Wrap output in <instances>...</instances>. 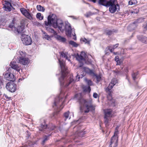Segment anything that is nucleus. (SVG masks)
I'll list each match as a JSON object with an SVG mask.
<instances>
[{
    "mask_svg": "<svg viewBox=\"0 0 147 147\" xmlns=\"http://www.w3.org/2000/svg\"><path fill=\"white\" fill-rule=\"evenodd\" d=\"M91 1L93 2L94 3H95L96 1V0H91Z\"/></svg>",
    "mask_w": 147,
    "mask_h": 147,
    "instance_id": "60",
    "label": "nucleus"
},
{
    "mask_svg": "<svg viewBox=\"0 0 147 147\" xmlns=\"http://www.w3.org/2000/svg\"><path fill=\"white\" fill-rule=\"evenodd\" d=\"M115 72L116 74L117 75H121L123 74V73L121 71H119L118 70L114 71Z\"/></svg>",
    "mask_w": 147,
    "mask_h": 147,
    "instance_id": "45",
    "label": "nucleus"
},
{
    "mask_svg": "<svg viewBox=\"0 0 147 147\" xmlns=\"http://www.w3.org/2000/svg\"><path fill=\"white\" fill-rule=\"evenodd\" d=\"M111 83H109L108 86L105 89V91L108 93L107 97L108 100H112V93L113 92L111 89L113 87V85H112Z\"/></svg>",
    "mask_w": 147,
    "mask_h": 147,
    "instance_id": "11",
    "label": "nucleus"
},
{
    "mask_svg": "<svg viewBox=\"0 0 147 147\" xmlns=\"http://www.w3.org/2000/svg\"><path fill=\"white\" fill-rule=\"evenodd\" d=\"M109 50L111 52H113V51L115 49V48L114 46H112L108 47Z\"/></svg>",
    "mask_w": 147,
    "mask_h": 147,
    "instance_id": "42",
    "label": "nucleus"
},
{
    "mask_svg": "<svg viewBox=\"0 0 147 147\" xmlns=\"http://www.w3.org/2000/svg\"><path fill=\"white\" fill-rule=\"evenodd\" d=\"M20 147H28L27 144H26V145H24V146H21Z\"/></svg>",
    "mask_w": 147,
    "mask_h": 147,
    "instance_id": "59",
    "label": "nucleus"
},
{
    "mask_svg": "<svg viewBox=\"0 0 147 147\" xmlns=\"http://www.w3.org/2000/svg\"><path fill=\"white\" fill-rule=\"evenodd\" d=\"M137 3L136 0H131L129 2V4L130 5H135Z\"/></svg>",
    "mask_w": 147,
    "mask_h": 147,
    "instance_id": "34",
    "label": "nucleus"
},
{
    "mask_svg": "<svg viewBox=\"0 0 147 147\" xmlns=\"http://www.w3.org/2000/svg\"><path fill=\"white\" fill-rule=\"evenodd\" d=\"M36 8L38 11L44 12L45 10L44 8L40 5H37L36 6Z\"/></svg>",
    "mask_w": 147,
    "mask_h": 147,
    "instance_id": "30",
    "label": "nucleus"
},
{
    "mask_svg": "<svg viewBox=\"0 0 147 147\" xmlns=\"http://www.w3.org/2000/svg\"><path fill=\"white\" fill-rule=\"evenodd\" d=\"M138 39L143 43H146L147 42V38L142 35H138L137 36Z\"/></svg>",
    "mask_w": 147,
    "mask_h": 147,
    "instance_id": "21",
    "label": "nucleus"
},
{
    "mask_svg": "<svg viewBox=\"0 0 147 147\" xmlns=\"http://www.w3.org/2000/svg\"><path fill=\"white\" fill-rule=\"evenodd\" d=\"M112 110L111 109H107L104 111L105 117H110L111 116Z\"/></svg>",
    "mask_w": 147,
    "mask_h": 147,
    "instance_id": "20",
    "label": "nucleus"
},
{
    "mask_svg": "<svg viewBox=\"0 0 147 147\" xmlns=\"http://www.w3.org/2000/svg\"><path fill=\"white\" fill-rule=\"evenodd\" d=\"M62 103L61 104V105H60V107H61V106H62V105H63V102H62Z\"/></svg>",
    "mask_w": 147,
    "mask_h": 147,
    "instance_id": "63",
    "label": "nucleus"
},
{
    "mask_svg": "<svg viewBox=\"0 0 147 147\" xmlns=\"http://www.w3.org/2000/svg\"><path fill=\"white\" fill-rule=\"evenodd\" d=\"M47 30L51 33H53L54 36L59 41H60L63 42H65L66 40V39L62 36L57 35V33L53 29L49 28L47 29Z\"/></svg>",
    "mask_w": 147,
    "mask_h": 147,
    "instance_id": "7",
    "label": "nucleus"
},
{
    "mask_svg": "<svg viewBox=\"0 0 147 147\" xmlns=\"http://www.w3.org/2000/svg\"><path fill=\"white\" fill-rule=\"evenodd\" d=\"M93 97L95 98H97L98 97V94L96 93H94L93 94Z\"/></svg>",
    "mask_w": 147,
    "mask_h": 147,
    "instance_id": "50",
    "label": "nucleus"
},
{
    "mask_svg": "<svg viewBox=\"0 0 147 147\" xmlns=\"http://www.w3.org/2000/svg\"><path fill=\"white\" fill-rule=\"evenodd\" d=\"M61 56L62 57L65 58L66 59L68 60V61H70L69 59H68V57L67 56V53L65 52L64 53L63 52H62L61 53H60Z\"/></svg>",
    "mask_w": 147,
    "mask_h": 147,
    "instance_id": "28",
    "label": "nucleus"
},
{
    "mask_svg": "<svg viewBox=\"0 0 147 147\" xmlns=\"http://www.w3.org/2000/svg\"><path fill=\"white\" fill-rule=\"evenodd\" d=\"M125 71L127 73L128 72V67H126V68L125 69Z\"/></svg>",
    "mask_w": 147,
    "mask_h": 147,
    "instance_id": "55",
    "label": "nucleus"
},
{
    "mask_svg": "<svg viewBox=\"0 0 147 147\" xmlns=\"http://www.w3.org/2000/svg\"><path fill=\"white\" fill-rule=\"evenodd\" d=\"M115 60L117 62V65H120L122 63V61L119 59L118 56H117L115 57Z\"/></svg>",
    "mask_w": 147,
    "mask_h": 147,
    "instance_id": "26",
    "label": "nucleus"
},
{
    "mask_svg": "<svg viewBox=\"0 0 147 147\" xmlns=\"http://www.w3.org/2000/svg\"><path fill=\"white\" fill-rule=\"evenodd\" d=\"M144 29L146 30H147V24H146V26H144Z\"/></svg>",
    "mask_w": 147,
    "mask_h": 147,
    "instance_id": "58",
    "label": "nucleus"
},
{
    "mask_svg": "<svg viewBox=\"0 0 147 147\" xmlns=\"http://www.w3.org/2000/svg\"><path fill=\"white\" fill-rule=\"evenodd\" d=\"M69 44L72 45L73 47H78V45L76 42L72 40H70L69 41Z\"/></svg>",
    "mask_w": 147,
    "mask_h": 147,
    "instance_id": "29",
    "label": "nucleus"
},
{
    "mask_svg": "<svg viewBox=\"0 0 147 147\" xmlns=\"http://www.w3.org/2000/svg\"><path fill=\"white\" fill-rule=\"evenodd\" d=\"M21 39L23 43L26 45H30L32 43L31 37L28 35H23L21 37Z\"/></svg>",
    "mask_w": 147,
    "mask_h": 147,
    "instance_id": "8",
    "label": "nucleus"
},
{
    "mask_svg": "<svg viewBox=\"0 0 147 147\" xmlns=\"http://www.w3.org/2000/svg\"><path fill=\"white\" fill-rule=\"evenodd\" d=\"M86 133V131L84 130L83 131H78L76 132V136L82 137L84 136Z\"/></svg>",
    "mask_w": 147,
    "mask_h": 147,
    "instance_id": "19",
    "label": "nucleus"
},
{
    "mask_svg": "<svg viewBox=\"0 0 147 147\" xmlns=\"http://www.w3.org/2000/svg\"><path fill=\"white\" fill-rule=\"evenodd\" d=\"M73 36H74V37L73 38V39L75 40H76V36L75 33L74 32V34H72Z\"/></svg>",
    "mask_w": 147,
    "mask_h": 147,
    "instance_id": "52",
    "label": "nucleus"
},
{
    "mask_svg": "<svg viewBox=\"0 0 147 147\" xmlns=\"http://www.w3.org/2000/svg\"><path fill=\"white\" fill-rule=\"evenodd\" d=\"M113 31L109 30H106L105 31V33L107 35L110 36L113 34Z\"/></svg>",
    "mask_w": 147,
    "mask_h": 147,
    "instance_id": "33",
    "label": "nucleus"
},
{
    "mask_svg": "<svg viewBox=\"0 0 147 147\" xmlns=\"http://www.w3.org/2000/svg\"><path fill=\"white\" fill-rule=\"evenodd\" d=\"M48 21H45V24L47 26L50 25L51 24L54 26L57 19L56 16L55 14L49 15L47 18Z\"/></svg>",
    "mask_w": 147,
    "mask_h": 147,
    "instance_id": "6",
    "label": "nucleus"
},
{
    "mask_svg": "<svg viewBox=\"0 0 147 147\" xmlns=\"http://www.w3.org/2000/svg\"><path fill=\"white\" fill-rule=\"evenodd\" d=\"M138 74V72L134 73L132 74V76L133 80L135 81L136 79V76Z\"/></svg>",
    "mask_w": 147,
    "mask_h": 147,
    "instance_id": "37",
    "label": "nucleus"
},
{
    "mask_svg": "<svg viewBox=\"0 0 147 147\" xmlns=\"http://www.w3.org/2000/svg\"><path fill=\"white\" fill-rule=\"evenodd\" d=\"M82 65H83V64H81V65H80V67H82Z\"/></svg>",
    "mask_w": 147,
    "mask_h": 147,
    "instance_id": "64",
    "label": "nucleus"
},
{
    "mask_svg": "<svg viewBox=\"0 0 147 147\" xmlns=\"http://www.w3.org/2000/svg\"><path fill=\"white\" fill-rule=\"evenodd\" d=\"M81 40L82 41L84 42L85 44H87L88 45H89L90 44V40L87 39L85 38L81 39Z\"/></svg>",
    "mask_w": 147,
    "mask_h": 147,
    "instance_id": "31",
    "label": "nucleus"
},
{
    "mask_svg": "<svg viewBox=\"0 0 147 147\" xmlns=\"http://www.w3.org/2000/svg\"><path fill=\"white\" fill-rule=\"evenodd\" d=\"M2 2L3 5L4 4V5H6L7 6H11V3L8 1L3 0Z\"/></svg>",
    "mask_w": 147,
    "mask_h": 147,
    "instance_id": "35",
    "label": "nucleus"
},
{
    "mask_svg": "<svg viewBox=\"0 0 147 147\" xmlns=\"http://www.w3.org/2000/svg\"><path fill=\"white\" fill-rule=\"evenodd\" d=\"M53 26L54 28H58L61 31H62L64 30L63 22L60 19H57L56 22H55Z\"/></svg>",
    "mask_w": 147,
    "mask_h": 147,
    "instance_id": "9",
    "label": "nucleus"
},
{
    "mask_svg": "<svg viewBox=\"0 0 147 147\" xmlns=\"http://www.w3.org/2000/svg\"><path fill=\"white\" fill-rule=\"evenodd\" d=\"M40 126L39 130L43 133L48 134L55 128V126L52 123H49L47 125L46 123V121L44 119H41L40 121Z\"/></svg>",
    "mask_w": 147,
    "mask_h": 147,
    "instance_id": "4",
    "label": "nucleus"
},
{
    "mask_svg": "<svg viewBox=\"0 0 147 147\" xmlns=\"http://www.w3.org/2000/svg\"><path fill=\"white\" fill-rule=\"evenodd\" d=\"M94 13H92L91 12H89L87 13L85 15V16L87 17H88L94 14Z\"/></svg>",
    "mask_w": 147,
    "mask_h": 147,
    "instance_id": "43",
    "label": "nucleus"
},
{
    "mask_svg": "<svg viewBox=\"0 0 147 147\" xmlns=\"http://www.w3.org/2000/svg\"><path fill=\"white\" fill-rule=\"evenodd\" d=\"M109 117H104V123L106 125H107L109 123V121H110Z\"/></svg>",
    "mask_w": 147,
    "mask_h": 147,
    "instance_id": "40",
    "label": "nucleus"
},
{
    "mask_svg": "<svg viewBox=\"0 0 147 147\" xmlns=\"http://www.w3.org/2000/svg\"><path fill=\"white\" fill-rule=\"evenodd\" d=\"M33 24L34 25L36 26H40L41 25L38 22L36 21L33 22Z\"/></svg>",
    "mask_w": 147,
    "mask_h": 147,
    "instance_id": "44",
    "label": "nucleus"
},
{
    "mask_svg": "<svg viewBox=\"0 0 147 147\" xmlns=\"http://www.w3.org/2000/svg\"><path fill=\"white\" fill-rule=\"evenodd\" d=\"M46 39L49 40V39L50 38V36H49V35H48L47 34H46L43 36Z\"/></svg>",
    "mask_w": 147,
    "mask_h": 147,
    "instance_id": "46",
    "label": "nucleus"
},
{
    "mask_svg": "<svg viewBox=\"0 0 147 147\" xmlns=\"http://www.w3.org/2000/svg\"><path fill=\"white\" fill-rule=\"evenodd\" d=\"M14 24L13 22H12L10 24L9 27L11 28H13L14 26Z\"/></svg>",
    "mask_w": 147,
    "mask_h": 147,
    "instance_id": "49",
    "label": "nucleus"
},
{
    "mask_svg": "<svg viewBox=\"0 0 147 147\" xmlns=\"http://www.w3.org/2000/svg\"><path fill=\"white\" fill-rule=\"evenodd\" d=\"M59 64L61 68L62 73L61 76L59 79L61 85L62 86L67 87L72 82H73L74 80L73 76L71 75L70 76H66V71L67 67L65 66V64L63 61H61L59 59Z\"/></svg>",
    "mask_w": 147,
    "mask_h": 147,
    "instance_id": "2",
    "label": "nucleus"
},
{
    "mask_svg": "<svg viewBox=\"0 0 147 147\" xmlns=\"http://www.w3.org/2000/svg\"><path fill=\"white\" fill-rule=\"evenodd\" d=\"M98 4L107 7H109V11L111 13H114L116 11L118 12L120 10V7L118 3L117 0H99Z\"/></svg>",
    "mask_w": 147,
    "mask_h": 147,
    "instance_id": "3",
    "label": "nucleus"
},
{
    "mask_svg": "<svg viewBox=\"0 0 147 147\" xmlns=\"http://www.w3.org/2000/svg\"><path fill=\"white\" fill-rule=\"evenodd\" d=\"M118 45H119L118 44H116L115 45H113V46H114L115 48L117 47H118Z\"/></svg>",
    "mask_w": 147,
    "mask_h": 147,
    "instance_id": "57",
    "label": "nucleus"
},
{
    "mask_svg": "<svg viewBox=\"0 0 147 147\" xmlns=\"http://www.w3.org/2000/svg\"><path fill=\"white\" fill-rule=\"evenodd\" d=\"M113 53L115 55H116L117 54V52L115 53V52H113Z\"/></svg>",
    "mask_w": 147,
    "mask_h": 147,
    "instance_id": "62",
    "label": "nucleus"
},
{
    "mask_svg": "<svg viewBox=\"0 0 147 147\" xmlns=\"http://www.w3.org/2000/svg\"><path fill=\"white\" fill-rule=\"evenodd\" d=\"M7 99V100H9L11 98L10 97H9L7 94H4L3 95Z\"/></svg>",
    "mask_w": 147,
    "mask_h": 147,
    "instance_id": "47",
    "label": "nucleus"
},
{
    "mask_svg": "<svg viewBox=\"0 0 147 147\" xmlns=\"http://www.w3.org/2000/svg\"><path fill=\"white\" fill-rule=\"evenodd\" d=\"M66 34L67 36L70 37L71 36L72 29L70 25L67 24L65 26Z\"/></svg>",
    "mask_w": 147,
    "mask_h": 147,
    "instance_id": "17",
    "label": "nucleus"
},
{
    "mask_svg": "<svg viewBox=\"0 0 147 147\" xmlns=\"http://www.w3.org/2000/svg\"><path fill=\"white\" fill-rule=\"evenodd\" d=\"M51 133L49 134L48 135H45L43 136V139L42 142V144H44L45 142L49 139V137L51 136Z\"/></svg>",
    "mask_w": 147,
    "mask_h": 147,
    "instance_id": "24",
    "label": "nucleus"
},
{
    "mask_svg": "<svg viewBox=\"0 0 147 147\" xmlns=\"http://www.w3.org/2000/svg\"><path fill=\"white\" fill-rule=\"evenodd\" d=\"M20 10L21 13L26 18L30 20H33V15L30 13L26 9L24 8H21L20 9Z\"/></svg>",
    "mask_w": 147,
    "mask_h": 147,
    "instance_id": "12",
    "label": "nucleus"
},
{
    "mask_svg": "<svg viewBox=\"0 0 147 147\" xmlns=\"http://www.w3.org/2000/svg\"><path fill=\"white\" fill-rule=\"evenodd\" d=\"M118 129L117 127H116L114 132V135L111 138L110 146H111L112 144L114 142L116 143L117 142L118 138Z\"/></svg>",
    "mask_w": 147,
    "mask_h": 147,
    "instance_id": "14",
    "label": "nucleus"
},
{
    "mask_svg": "<svg viewBox=\"0 0 147 147\" xmlns=\"http://www.w3.org/2000/svg\"><path fill=\"white\" fill-rule=\"evenodd\" d=\"M86 55L85 53L84 52H82L80 55L77 53L76 55H74L76 59L79 61L82 60H85Z\"/></svg>",
    "mask_w": 147,
    "mask_h": 147,
    "instance_id": "15",
    "label": "nucleus"
},
{
    "mask_svg": "<svg viewBox=\"0 0 147 147\" xmlns=\"http://www.w3.org/2000/svg\"><path fill=\"white\" fill-rule=\"evenodd\" d=\"M86 82L88 84L89 86H91L92 84V82L90 80H88L87 79H85Z\"/></svg>",
    "mask_w": 147,
    "mask_h": 147,
    "instance_id": "41",
    "label": "nucleus"
},
{
    "mask_svg": "<svg viewBox=\"0 0 147 147\" xmlns=\"http://www.w3.org/2000/svg\"><path fill=\"white\" fill-rule=\"evenodd\" d=\"M91 91V88L90 86H88L86 88V91H88L89 92H90Z\"/></svg>",
    "mask_w": 147,
    "mask_h": 147,
    "instance_id": "53",
    "label": "nucleus"
},
{
    "mask_svg": "<svg viewBox=\"0 0 147 147\" xmlns=\"http://www.w3.org/2000/svg\"><path fill=\"white\" fill-rule=\"evenodd\" d=\"M10 66L12 68L18 72H20V69H21V66L19 65L17 62L16 61H11L10 64Z\"/></svg>",
    "mask_w": 147,
    "mask_h": 147,
    "instance_id": "13",
    "label": "nucleus"
},
{
    "mask_svg": "<svg viewBox=\"0 0 147 147\" xmlns=\"http://www.w3.org/2000/svg\"><path fill=\"white\" fill-rule=\"evenodd\" d=\"M36 17L37 19H38L40 20H42L43 18V16H41V14L40 13H38L37 14Z\"/></svg>",
    "mask_w": 147,
    "mask_h": 147,
    "instance_id": "32",
    "label": "nucleus"
},
{
    "mask_svg": "<svg viewBox=\"0 0 147 147\" xmlns=\"http://www.w3.org/2000/svg\"><path fill=\"white\" fill-rule=\"evenodd\" d=\"M75 97L79 103L81 112L84 111L85 113H88L90 110L92 111L94 110L95 106L91 102H88L84 99L82 93L76 94Z\"/></svg>",
    "mask_w": 147,
    "mask_h": 147,
    "instance_id": "1",
    "label": "nucleus"
},
{
    "mask_svg": "<svg viewBox=\"0 0 147 147\" xmlns=\"http://www.w3.org/2000/svg\"><path fill=\"white\" fill-rule=\"evenodd\" d=\"M76 77L77 78L76 80H77L78 81H79V79L80 78V76H79L77 74V75L76 76Z\"/></svg>",
    "mask_w": 147,
    "mask_h": 147,
    "instance_id": "54",
    "label": "nucleus"
},
{
    "mask_svg": "<svg viewBox=\"0 0 147 147\" xmlns=\"http://www.w3.org/2000/svg\"><path fill=\"white\" fill-rule=\"evenodd\" d=\"M62 98L61 99L60 97H58L56 98L54 102V105L55 106L57 107L59 104V103L62 102Z\"/></svg>",
    "mask_w": 147,
    "mask_h": 147,
    "instance_id": "25",
    "label": "nucleus"
},
{
    "mask_svg": "<svg viewBox=\"0 0 147 147\" xmlns=\"http://www.w3.org/2000/svg\"><path fill=\"white\" fill-rule=\"evenodd\" d=\"M6 87L9 91L13 92L16 90V85L14 82H10L6 85Z\"/></svg>",
    "mask_w": 147,
    "mask_h": 147,
    "instance_id": "10",
    "label": "nucleus"
},
{
    "mask_svg": "<svg viewBox=\"0 0 147 147\" xmlns=\"http://www.w3.org/2000/svg\"><path fill=\"white\" fill-rule=\"evenodd\" d=\"M11 6H7L6 5H4L3 8L5 9V11H10L11 10Z\"/></svg>",
    "mask_w": 147,
    "mask_h": 147,
    "instance_id": "36",
    "label": "nucleus"
},
{
    "mask_svg": "<svg viewBox=\"0 0 147 147\" xmlns=\"http://www.w3.org/2000/svg\"><path fill=\"white\" fill-rule=\"evenodd\" d=\"M24 29L23 26H18L16 28L17 31L18 33H23Z\"/></svg>",
    "mask_w": 147,
    "mask_h": 147,
    "instance_id": "23",
    "label": "nucleus"
},
{
    "mask_svg": "<svg viewBox=\"0 0 147 147\" xmlns=\"http://www.w3.org/2000/svg\"><path fill=\"white\" fill-rule=\"evenodd\" d=\"M84 71L85 72L92 76V75H94V73L93 71L88 68L85 67L84 68Z\"/></svg>",
    "mask_w": 147,
    "mask_h": 147,
    "instance_id": "22",
    "label": "nucleus"
},
{
    "mask_svg": "<svg viewBox=\"0 0 147 147\" xmlns=\"http://www.w3.org/2000/svg\"><path fill=\"white\" fill-rule=\"evenodd\" d=\"M5 77L7 80L10 82H14L15 80L14 75L10 73H6L5 75Z\"/></svg>",
    "mask_w": 147,
    "mask_h": 147,
    "instance_id": "16",
    "label": "nucleus"
},
{
    "mask_svg": "<svg viewBox=\"0 0 147 147\" xmlns=\"http://www.w3.org/2000/svg\"><path fill=\"white\" fill-rule=\"evenodd\" d=\"M42 32L43 34H44V35H45L46 34H47L45 31H42Z\"/></svg>",
    "mask_w": 147,
    "mask_h": 147,
    "instance_id": "61",
    "label": "nucleus"
},
{
    "mask_svg": "<svg viewBox=\"0 0 147 147\" xmlns=\"http://www.w3.org/2000/svg\"><path fill=\"white\" fill-rule=\"evenodd\" d=\"M26 134L27 136V137H29L30 136L31 134L30 133V132L28 131H26Z\"/></svg>",
    "mask_w": 147,
    "mask_h": 147,
    "instance_id": "51",
    "label": "nucleus"
},
{
    "mask_svg": "<svg viewBox=\"0 0 147 147\" xmlns=\"http://www.w3.org/2000/svg\"><path fill=\"white\" fill-rule=\"evenodd\" d=\"M69 111H67V112L64 113L63 116L65 117V119H64L65 121L67 119H70V117H69Z\"/></svg>",
    "mask_w": 147,
    "mask_h": 147,
    "instance_id": "27",
    "label": "nucleus"
},
{
    "mask_svg": "<svg viewBox=\"0 0 147 147\" xmlns=\"http://www.w3.org/2000/svg\"><path fill=\"white\" fill-rule=\"evenodd\" d=\"M3 24V22L1 21V20L0 19V26H1Z\"/></svg>",
    "mask_w": 147,
    "mask_h": 147,
    "instance_id": "56",
    "label": "nucleus"
},
{
    "mask_svg": "<svg viewBox=\"0 0 147 147\" xmlns=\"http://www.w3.org/2000/svg\"><path fill=\"white\" fill-rule=\"evenodd\" d=\"M144 19L142 18H139L135 20L133 23L131 24L129 26V27L132 28V27L135 26L136 27V25L138 23H141L143 21Z\"/></svg>",
    "mask_w": 147,
    "mask_h": 147,
    "instance_id": "18",
    "label": "nucleus"
},
{
    "mask_svg": "<svg viewBox=\"0 0 147 147\" xmlns=\"http://www.w3.org/2000/svg\"><path fill=\"white\" fill-rule=\"evenodd\" d=\"M117 83V80L116 78H113L111 80V82L110 83H111L113 86Z\"/></svg>",
    "mask_w": 147,
    "mask_h": 147,
    "instance_id": "39",
    "label": "nucleus"
},
{
    "mask_svg": "<svg viewBox=\"0 0 147 147\" xmlns=\"http://www.w3.org/2000/svg\"><path fill=\"white\" fill-rule=\"evenodd\" d=\"M92 76L93 77H96V80H97V81L98 82H99V81H100V79H101V77L100 76V75H98L96 74H95L94 73V75H92Z\"/></svg>",
    "mask_w": 147,
    "mask_h": 147,
    "instance_id": "38",
    "label": "nucleus"
},
{
    "mask_svg": "<svg viewBox=\"0 0 147 147\" xmlns=\"http://www.w3.org/2000/svg\"><path fill=\"white\" fill-rule=\"evenodd\" d=\"M139 12V10L138 9H136L134 10L133 11L131 12V13H137Z\"/></svg>",
    "mask_w": 147,
    "mask_h": 147,
    "instance_id": "48",
    "label": "nucleus"
},
{
    "mask_svg": "<svg viewBox=\"0 0 147 147\" xmlns=\"http://www.w3.org/2000/svg\"><path fill=\"white\" fill-rule=\"evenodd\" d=\"M20 55L18 58V62L23 65H26L29 63L28 58L25 57V55L22 51L19 52Z\"/></svg>",
    "mask_w": 147,
    "mask_h": 147,
    "instance_id": "5",
    "label": "nucleus"
}]
</instances>
